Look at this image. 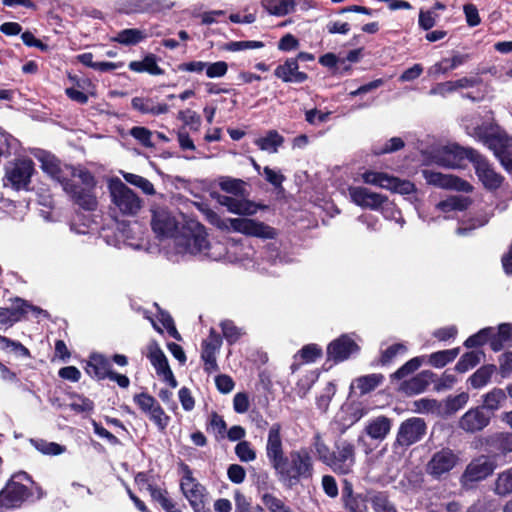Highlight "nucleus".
Wrapping results in <instances>:
<instances>
[{"label":"nucleus","instance_id":"nucleus-55","mask_svg":"<svg viewBox=\"0 0 512 512\" xmlns=\"http://www.w3.org/2000/svg\"><path fill=\"white\" fill-rule=\"evenodd\" d=\"M469 400V394L462 392L455 396H449L445 400V408L447 413H455L463 408Z\"/></svg>","mask_w":512,"mask_h":512},{"label":"nucleus","instance_id":"nucleus-33","mask_svg":"<svg viewBox=\"0 0 512 512\" xmlns=\"http://www.w3.org/2000/svg\"><path fill=\"white\" fill-rule=\"evenodd\" d=\"M435 374L429 370L422 371L402 385L407 394L422 393L434 381Z\"/></svg>","mask_w":512,"mask_h":512},{"label":"nucleus","instance_id":"nucleus-53","mask_svg":"<svg viewBox=\"0 0 512 512\" xmlns=\"http://www.w3.org/2000/svg\"><path fill=\"white\" fill-rule=\"evenodd\" d=\"M387 190H391L392 192L402 195H408L414 192L415 186L408 180H401L397 177L390 176Z\"/></svg>","mask_w":512,"mask_h":512},{"label":"nucleus","instance_id":"nucleus-46","mask_svg":"<svg viewBox=\"0 0 512 512\" xmlns=\"http://www.w3.org/2000/svg\"><path fill=\"white\" fill-rule=\"evenodd\" d=\"M31 445L44 455H60L65 451V447L55 442H48L44 439H31Z\"/></svg>","mask_w":512,"mask_h":512},{"label":"nucleus","instance_id":"nucleus-50","mask_svg":"<svg viewBox=\"0 0 512 512\" xmlns=\"http://www.w3.org/2000/svg\"><path fill=\"white\" fill-rule=\"evenodd\" d=\"M221 190L234 195H243L245 191V182L240 179L225 177L219 182Z\"/></svg>","mask_w":512,"mask_h":512},{"label":"nucleus","instance_id":"nucleus-5","mask_svg":"<svg viewBox=\"0 0 512 512\" xmlns=\"http://www.w3.org/2000/svg\"><path fill=\"white\" fill-rule=\"evenodd\" d=\"M496 468L497 463L491 456L479 455L473 458L460 476L461 487L466 490L472 489L478 482L491 476Z\"/></svg>","mask_w":512,"mask_h":512},{"label":"nucleus","instance_id":"nucleus-40","mask_svg":"<svg viewBox=\"0 0 512 512\" xmlns=\"http://www.w3.org/2000/svg\"><path fill=\"white\" fill-rule=\"evenodd\" d=\"M512 336V324L502 323L498 326L497 332L493 328L491 349L493 351H500L504 343L508 341Z\"/></svg>","mask_w":512,"mask_h":512},{"label":"nucleus","instance_id":"nucleus-42","mask_svg":"<svg viewBox=\"0 0 512 512\" xmlns=\"http://www.w3.org/2000/svg\"><path fill=\"white\" fill-rule=\"evenodd\" d=\"M494 372V365H484L469 377V382L473 388L480 389L488 384Z\"/></svg>","mask_w":512,"mask_h":512},{"label":"nucleus","instance_id":"nucleus-23","mask_svg":"<svg viewBox=\"0 0 512 512\" xmlns=\"http://www.w3.org/2000/svg\"><path fill=\"white\" fill-rule=\"evenodd\" d=\"M180 487L194 511L199 512V509L203 508L205 488L192 477L189 470L183 476Z\"/></svg>","mask_w":512,"mask_h":512},{"label":"nucleus","instance_id":"nucleus-27","mask_svg":"<svg viewBox=\"0 0 512 512\" xmlns=\"http://www.w3.org/2000/svg\"><path fill=\"white\" fill-rule=\"evenodd\" d=\"M488 451L492 454L491 457L502 456L505 457L512 453V432H497L487 436L484 439Z\"/></svg>","mask_w":512,"mask_h":512},{"label":"nucleus","instance_id":"nucleus-38","mask_svg":"<svg viewBox=\"0 0 512 512\" xmlns=\"http://www.w3.org/2000/svg\"><path fill=\"white\" fill-rule=\"evenodd\" d=\"M262 5L268 13L276 16H285L295 9L293 0H263Z\"/></svg>","mask_w":512,"mask_h":512},{"label":"nucleus","instance_id":"nucleus-14","mask_svg":"<svg viewBox=\"0 0 512 512\" xmlns=\"http://www.w3.org/2000/svg\"><path fill=\"white\" fill-rule=\"evenodd\" d=\"M174 6L170 0H118L117 8L120 12L130 13H157L169 10Z\"/></svg>","mask_w":512,"mask_h":512},{"label":"nucleus","instance_id":"nucleus-8","mask_svg":"<svg viewBox=\"0 0 512 512\" xmlns=\"http://www.w3.org/2000/svg\"><path fill=\"white\" fill-rule=\"evenodd\" d=\"M109 190L113 204L124 215H135L141 208V200L132 189L119 179L109 182Z\"/></svg>","mask_w":512,"mask_h":512},{"label":"nucleus","instance_id":"nucleus-54","mask_svg":"<svg viewBox=\"0 0 512 512\" xmlns=\"http://www.w3.org/2000/svg\"><path fill=\"white\" fill-rule=\"evenodd\" d=\"M371 503L376 512H396L393 503L385 493L379 492L373 495Z\"/></svg>","mask_w":512,"mask_h":512},{"label":"nucleus","instance_id":"nucleus-4","mask_svg":"<svg viewBox=\"0 0 512 512\" xmlns=\"http://www.w3.org/2000/svg\"><path fill=\"white\" fill-rule=\"evenodd\" d=\"M95 184V179L89 171L73 168L66 182H63V189L76 204L86 210H94L97 206L96 196L93 193Z\"/></svg>","mask_w":512,"mask_h":512},{"label":"nucleus","instance_id":"nucleus-56","mask_svg":"<svg viewBox=\"0 0 512 512\" xmlns=\"http://www.w3.org/2000/svg\"><path fill=\"white\" fill-rule=\"evenodd\" d=\"M422 364V358L421 357H414L408 362H406L403 366H401L396 372H394L391 377L393 379H403L406 376L410 375L414 371H416L420 365Z\"/></svg>","mask_w":512,"mask_h":512},{"label":"nucleus","instance_id":"nucleus-1","mask_svg":"<svg viewBox=\"0 0 512 512\" xmlns=\"http://www.w3.org/2000/svg\"><path fill=\"white\" fill-rule=\"evenodd\" d=\"M265 452L279 480L288 486L313 477L314 461L308 448L291 450L285 455L282 426L279 423L272 424L268 429Z\"/></svg>","mask_w":512,"mask_h":512},{"label":"nucleus","instance_id":"nucleus-17","mask_svg":"<svg viewBox=\"0 0 512 512\" xmlns=\"http://www.w3.org/2000/svg\"><path fill=\"white\" fill-rule=\"evenodd\" d=\"M151 226L154 233L160 238L174 237L178 230V221L165 208L156 207L152 210Z\"/></svg>","mask_w":512,"mask_h":512},{"label":"nucleus","instance_id":"nucleus-3","mask_svg":"<svg viewBox=\"0 0 512 512\" xmlns=\"http://www.w3.org/2000/svg\"><path fill=\"white\" fill-rule=\"evenodd\" d=\"M203 225L196 221L187 222L180 234L175 236L176 252L182 255L204 256L217 260L221 253L213 252L214 247L207 238Z\"/></svg>","mask_w":512,"mask_h":512},{"label":"nucleus","instance_id":"nucleus-21","mask_svg":"<svg viewBox=\"0 0 512 512\" xmlns=\"http://www.w3.org/2000/svg\"><path fill=\"white\" fill-rule=\"evenodd\" d=\"M37 158L41 163L42 170L51 178L58 181L63 187V182H66L69 174L73 172V167L62 165L54 155L45 151L40 152Z\"/></svg>","mask_w":512,"mask_h":512},{"label":"nucleus","instance_id":"nucleus-36","mask_svg":"<svg viewBox=\"0 0 512 512\" xmlns=\"http://www.w3.org/2000/svg\"><path fill=\"white\" fill-rule=\"evenodd\" d=\"M129 69L137 73L147 72L151 75H162L164 73L158 66L156 56L153 54H148L141 61H131Z\"/></svg>","mask_w":512,"mask_h":512},{"label":"nucleus","instance_id":"nucleus-52","mask_svg":"<svg viewBox=\"0 0 512 512\" xmlns=\"http://www.w3.org/2000/svg\"><path fill=\"white\" fill-rule=\"evenodd\" d=\"M362 179L366 184L375 185L387 189L389 186L390 175L386 173L367 171L362 174Z\"/></svg>","mask_w":512,"mask_h":512},{"label":"nucleus","instance_id":"nucleus-24","mask_svg":"<svg viewBox=\"0 0 512 512\" xmlns=\"http://www.w3.org/2000/svg\"><path fill=\"white\" fill-rule=\"evenodd\" d=\"M491 420V416L488 415L481 407H475L469 409L459 419L458 426L460 429L467 433H476L486 428Z\"/></svg>","mask_w":512,"mask_h":512},{"label":"nucleus","instance_id":"nucleus-57","mask_svg":"<svg viewBox=\"0 0 512 512\" xmlns=\"http://www.w3.org/2000/svg\"><path fill=\"white\" fill-rule=\"evenodd\" d=\"M407 351V348L402 343L393 344L381 352V364L385 365L390 363L396 356L403 355Z\"/></svg>","mask_w":512,"mask_h":512},{"label":"nucleus","instance_id":"nucleus-62","mask_svg":"<svg viewBox=\"0 0 512 512\" xmlns=\"http://www.w3.org/2000/svg\"><path fill=\"white\" fill-rule=\"evenodd\" d=\"M330 112H322L318 109H310L305 111V120L310 124L317 126L328 121Z\"/></svg>","mask_w":512,"mask_h":512},{"label":"nucleus","instance_id":"nucleus-48","mask_svg":"<svg viewBox=\"0 0 512 512\" xmlns=\"http://www.w3.org/2000/svg\"><path fill=\"white\" fill-rule=\"evenodd\" d=\"M493 328L486 327L478 331L476 334L468 337L464 342V346L467 348H475L484 345L489 342L491 345Z\"/></svg>","mask_w":512,"mask_h":512},{"label":"nucleus","instance_id":"nucleus-63","mask_svg":"<svg viewBox=\"0 0 512 512\" xmlns=\"http://www.w3.org/2000/svg\"><path fill=\"white\" fill-rule=\"evenodd\" d=\"M383 216L387 219L394 220L401 227L404 226L405 220L403 219L399 210H397L392 203L387 200V203L384 204L380 210Z\"/></svg>","mask_w":512,"mask_h":512},{"label":"nucleus","instance_id":"nucleus-6","mask_svg":"<svg viewBox=\"0 0 512 512\" xmlns=\"http://www.w3.org/2000/svg\"><path fill=\"white\" fill-rule=\"evenodd\" d=\"M34 172V163L29 158H17L5 165L3 183L14 190H26Z\"/></svg>","mask_w":512,"mask_h":512},{"label":"nucleus","instance_id":"nucleus-51","mask_svg":"<svg viewBox=\"0 0 512 512\" xmlns=\"http://www.w3.org/2000/svg\"><path fill=\"white\" fill-rule=\"evenodd\" d=\"M235 454L241 462H252L256 459V451L249 441L242 440L235 446Z\"/></svg>","mask_w":512,"mask_h":512},{"label":"nucleus","instance_id":"nucleus-39","mask_svg":"<svg viewBox=\"0 0 512 512\" xmlns=\"http://www.w3.org/2000/svg\"><path fill=\"white\" fill-rule=\"evenodd\" d=\"M148 34L144 30L130 28L124 29L117 33L113 41L123 45H135L146 39Z\"/></svg>","mask_w":512,"mask_h":512},{"label":"nucleus","instance_id":"nucleus-18","mask_svg":"<svg viewBox=\"0 0 512 512\" xmlns=\"http://www.w3.org/2000/svg\"><path fill=\"white\" fill-rule=\"evenodd\" d=\"M146 355L155 368L157 375L160 376L163 381L167 382L172 388H175L177 386V381L169 367L165 354L156 342H150L147 345Z\"/></svg>","mask_w":512,"mask_h":512},{"label":"nucleus","instance_id":"nucleus-30","mask_svg":"<svg viewBox=\"0 0 512 512\" xmlns=\"http://www.w3.org/2000/svg\"><path fill=\"white\" fill-rule=\"evenodd\" d=\"M470 59L469 54L454 52L451 57L443 58L428 69V74L437 77L446 74L467 63Z\"/></svg>","mask_w":512,"mask_h":512},{"label":"nucleus","instance_id":"nucleus-58","mask_svg":"<svg viewBox=\"0 0 512 512\" xmlns=\"http://www.w3.org/2000/svg\"><path fill=\"white\" fill-rule=\"evenodd\" d=\"M264 46L261 41H232L225 45V50L231 52H238L248 49H259Z\"/></svg>","mask_w":512,"mask_h":512},{"label":"nucleus","instance_id":"nucleus-43","mask_svg":"<svg viewBox=\"0 0 512 512\" xmlns=\"http://www.w3.org/2000/svg\"><path fill=\"white\" fill-rule=\"evenodd\" d=\"M459 352V348L434 352L429 356L428 362L436 368H442L446 364L452 362L458 356Z\"/></svg>","mask_w":512,"mask_h":512},{"label":"nucleus","instance_id":"nucleus-12","mask_svg":"<svg viewBox=\"0 0 512 512\" xmlns=\"http://www.w3.org/2000/svg\"><path fill=\"white\" fill-rule=\"evenodd\" d=\"M355 465V446L346 440L339 441L332 452L329 467L336 473L348 474Z\"/></svg>","mask_w":512,"mask_h":512},{"label":"nucleus","instance_id":"nucleus-28","mask_svg":"<svg viewBox=\"0 0 512 512\" xmlns=\"http://www.w3.org/2000/svg\"><path fill=\"white\" fill-rule=\"evenodd\" d=\"M219 203L225 206L230 213L241 216H253L260 208L259 204L246 198H237L231 196H221Z\"/></svg>","mask_w":512,"mask_h":512},{"label":"nucleus","instance_id":"nucleus-31","mask_svg":"<svg viewBox=\"0 0 512 512\" xmlns=\"http://www.w3.org/2000/svg\"><path fill=\"white\" fill-rule=\"evenodd\" d=\"M391 427V420L388 417L381 415L367 421L364 432L371 439L382 441L389 434Z\"/></svg>","mask_w":512,"mask_h":512},{"label":"nucleus","instance_id":"nucleus-20","mask_svg":"<svg viewBox=\"0 0 512 512\" xmlns=\"http://www.w3.org/2000/svg\"><path fill=\"white\" fill-rule=\"evenodd\" d=\"M423 177L426 182L430 185L444 188V189H454L458 191L470 192L472 190V186L451 174H443L440 172L432 171V170H423Z\"/></svg>","mask_w":512,"mask_h":512},{"label":"nucleus","instance_id":"nucleus-49","mask_svg":"<svg viewBox=\"0 0 512 512\" xmlns=\"http://www.w3.org/2000/svg\"><path fill=\"white\" fill-rule=\"evenodd\" d=\"M123 176L128 183L140 188L145 194H155L154 186L148 179L132 173H125Z\"/></svg>","mask_w":512,"mask_h":512},{"label":"nucleus","instance_id":"nucleus-34","mask_svg":"<svg viewBox=\"0 0 512 512\" xmlns=\"http://www.w3.org/2000/svg\"><path fill=\"white\" fill-rule=\"evenodd\" d=\"M254 143L260 150L275 154L284 143V137L276 130H269L265 136L257 138Z\"/></svg>","mask_w":512,"mask_h":512},{"label":"nucleus","instance_id":"nucleus-11","mask_svg":"<svg viewBox=\"0 0 512 512\" xmlns=\"http://www.w3.org/2000/svg\"><path fill=\"white\" fill-rule=\"evenodd\" d=\"M31 495V491L25 485L10 480L0 491V512L21 507Z\"/></svg>","mask_w":512,"mask_h":512},{"label":"nucleus","instance_id":"nucleus-9","mask_svg":"<svg viewBox=\"0 0 512 512\" xmlns=\"http://www.w3.org/2000/svg\"><path fill=\"white\" fill-rule=\"evenodd\" d=\"M477 151L473 148L461 147L458 144H448L439 148L434 154L436 164L446 168H460L463 162L468 159L471 162Z\"/></svg>","mask_w":512,"mask_h":512},{"label":"nucleus","instance_id":"nucleus-13","mask_svg":"<svg viewBox=\"0 0 512 512\" xmlns=\"http://www.w3.org/2000/svg\"><path fill=\"white\" fill-rule=\"evenodd\" d=\"M231 224L232 231L246 236L273 239L277 235L276 230L271 226L250 218H233Z\"/></svg>","mask_w":512,"mask_h":512},{"label":"nucleus","instance_id":"nucleus-29","mask_svg":"<svg viewBox=\"0 0 512 512\" xmlns=\"http://www.w3.org/2000/svg\"><path fill=\"white\" fill-rule=\"evenodd\" d=\"M274 75L286 83H303L308 78L306 73L299 71V64L295 58H289L278 65Z\"/></svg>","mask_w":512,"mask_h":512},{"label":"nucleus","instance_id":"nucleus-37","mask_svg":"<svg viewBox=\"0 0 512 512\" xmlns=\"http://www.w3.org/2000/svg\"><path fill=\"white\" fill-rule=\"evenodd\" d=\"M470 203L471 202L468 197L453 195L443 201H440L436 205V208L444 213L451 211H463L469 207Z\"/></svg>","mask_w":512,"mask_h":512},{"label":"nucleus","instance_id":"nucleus-45","mask_svg":"<svg viewBox=\"0 0 512 512\" xmlns=\"http://www.w3.org/2000/svg\"><path fill=\"white\" fill-rule=\"evenodd\" d=\"M383 379L381 374H369L357 378L354 383L362 394H366L380 385Z\"/></svg>","mask_w":512,"mask_h":512},{"label":"nucleus","instance_id":"nucleus-64","mask_svg":"<svg viewBox=\"0 0 512 512\" xmlns=\"http://www.w3.org/2000/svg\"><path fill=\"white\" fill-rule=\"evenodd\" d=\"M130 134L145 147H153L152 132L145 127H133Z\"/></svg>","mask_w":512,"mask_h":512},{"label":"nucleus","instance_id":"nucleus-25","mask_svg":"<svg viewBox=\"0 0 512 512\" xmlns=\"http://www.w3.org/2000/svg\"><path fill=\"white\" fill-rule=\"evenodd\" d=\"M222 341L218 334L211 330L210 335L202 343L201 359L204 363V371L208 374L219 370L216 355L221 347Z\"/></svg>","mask_w":512,"mask_h":512},{"label":"nucleus","instance_id":"nucleus-22","mask_svg":"<svg viewBox=\"0 0 512 512\" xmlns=\"http://www.w3.org/2000/svg\"><path fill=\"white\" fill-rule=\"evenodd\" d=\"M359 347L350 335H341L332 341L327 347V356L329 360L334 362H342L351 355L357 353Z\"/></svg>","mask_w":512,"mask_h":512},{"label":"nucleus","instance_id":"nucleus-10","mask_svg":"<svg viewBox=\"0 0 512 512\" xmlns=\"http://www.w3.org/2000/svg\"><path fill=\"white\" fill-rule=\"evenodd\" d=\"M133 400L160 431H164L167 428L170 417L153 396L147 393H139L134 395Z\"/></svg>","mask_w":512,"mask_h":512},{"label":"nucleus","instance_id":"nucleus-44","mask_svg":"<svg viewBox=\"0 0 512 512\" xmlns=\"http://www.w3.org/2000/svg\"><path fill=\"white\" fill-rule=\"evenodd\" d=\"M494 492L500 496L512 493V467L498 474Z\"/></svg>","mask_w":512,"mask_h":512},{"label":"nucleus","instance_id":"nucleus-59","mask_svg":"<svg viewBox=\"0 0 512 512\" xmlns=\"http://www.w3.org/2000/svg\"><path fill=\"white\" fill-rule=\"evenodd\" d=\"M314 448L319 460L328 466L332 458V452L319 435L314 438Z\"/></svg>","mask_w":512,"mask_h":512},{"label":"nucleus","instance_id":"nucleus-61","mask_svg":"<svg viewBox=\"0 0 512 512\" xmlns=\"http://www.w3.org/2000/svg\"><path fill=\"white\" fill-rule=\"evenodd\" d=\"M177 118L185 125L197 129L201 123L200 116L191 109L181 110L178 112Z\"/></svg>","mask_w":512,"mask_h":512},{"label":"nucleus","instance_id":"nucleus-19","mask_svg":"<svg viewBox=\"0 0 512 512\" xmlns=\"http://www.w3.org/2000/svg\"><path fill=\"white\" fill-rule=\"evenodd\" d=\"M29 312L46 315L44 310L30 305L22 299H16L11 308L0 307V329L12 326Z\"/></svg>","mask_w":512,"mask_h":512},{"label":"nucleus","instance_id":"nucleus-16","mask_svg":"<svg viewBox=\"0 0 512 512\" xmlns=\"http://www.w3.org/2000/svg\"><path fill=\"white\" fill-rule=\"evenodd\" d=\"M348 193L351 201L364 209L378 211L387 203V197L363 186H350Z\"/></svg>","mask_w":512,"mask_h":512},{"label":"nucleus","instance_id":"nucleus-32","mask_svg":"<svg viewBox=\"0 0 512 512\" xmlns=\"http://www.w3.org/2000/svg\"><path fill=\"white\" fill-rule=\"evenodd\" d=\"M85 371L91 377L105 379L112 371L111 363L101 354H92L85 366Z\"/></svg>","mask_w":512,"mask_h":512},{"label":"nucleus","instance_id":"nucleus-15","mask_svg":"<svg viewBox=\"0 0 512 512\" xmlns=\"http://www.w3.org/2000/svg\"><path fill=\"white\" fill-rule=\"evenodd\" d=\"M425 434V421L418 417H412L401 423L397 432L396 443L408 447L420 441Z\"/></svg>","mask_w":512,"mask_h":512},{"label":"nucleus","instance_id":"nucleus-47","mask_svg":"<svg viewBox=\"0 0 512 512\" xmlns=\"http://www.w3.org/2000/svg\"><path fill=\"white\" fill-rule=\"evenodd\" d=\"M482 356L483 353L481 351L467 352L461 356L455 369L460 373H464L475 367L481 361Z\"/></svg>","mask_w":512,"mask_h":512},{"label":"nucleus","instance_id":"nucleus-60","mask_svg":"<svg viewBox=\"0 0 512 512\" xmlns=\"http://www.w3.org/2000/svg\"><path fill=\"white\" fill-rule=\"evenodd\" d=\"M223 336L229 343L236 342L242 335L241 330L233 322L225 320L221 323Z\"/></svg>","mask_w":512,"mask_h":512},{"label":"nucleus","instance_id":"nucleus-41","mask_svg":"<svg viewBox=\"0 0 512 512\" xmlns=\"http://www.w3.org/2000/svg\"><path fill=\"white\" fill-rule=\"evenodd\" d=\"M341 413L347 415L342 420L343 425L348 427L364 417L367 414V409L359 403H352L343 406Z\"/></svg>","mask_w":512,"mask_h":512},{"label":"nucleus","instance_id":"nucleus-7","mask_svg":"<svg viewBox=\"0 0 512 512\" xmlns=\"http://www.w3.org/2000/svg\"><path fill=\"white\" fill-rule=\"evenodd\" d=\"M460 456L449 447H442L432 453L425 470L433 479L440 480L446 477L460 464Z\"/></svg>","mask_w":512,"mask_h":512},{"label":"nucleus","instance_id":"nucleus-26","mask_svg":"<svg viewBox=\"0 0 512 512\" xmlns=\"http://www.w3.org/2000/svg\"><path fill=\"white\" fill-rule=\"evenodd\" d=\"M476 174L488 189H496L502 183V177L497 174L489 164L488 160L478 151L472 161Z\"/></svg>","mask_w":512,"mask_h":512},{"label":"nucleus","instance_id":"nucleus-2","mask_svg":"<svg viewBox=\"0 0 512 512\" xmlns=\"http://www.w3.org/2000/svg\"><path fill=\"white\" fill-rule=\"evenodd\" d=\"M466 132L490 149L504 169L512 173V137L492 123L466 125Z\"/></svg>","mask_w":512,"mask_h":512},{"label":"nucleus","instance_id":"nucleus-35","mask_svg":"<svg viewBox=\"0 0 512 512\" xmlns=\"http://www.w3.org/2000/svg\"><path fill=\"white\" fill-rule=\"evenodd\" d=\"M507 399L505 391L501 388H493L491 391L482 395V406L483 410L491 412L499 410Z\"/></svg>","mask_w":512,"mask_h":512}]
</instances>
